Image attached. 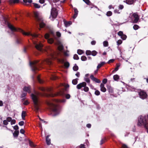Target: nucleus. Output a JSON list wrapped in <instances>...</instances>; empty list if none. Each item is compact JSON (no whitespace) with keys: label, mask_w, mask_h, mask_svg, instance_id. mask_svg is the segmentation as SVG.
I'll use <instances>...</instances> for the list:
<instances>
[{"label":"nucleus","mask_w":148,"mask_h":148,"mask_svg":"<svg viewBox=\"0 0 148 148\" xmlns=\"http://www.w3.org/2000/svg\"><path fill=\"white\" fill-rule=\"evenodd\" d=\"M65 100H56L54 101H50L47 102V104L50 109L52 110L53 112L55 114V115H56L59 113L58 107L55 103L56 102H64Z\"/></svg>","instance_id":"obj_1"},{"label":"nucleus","mask_w":148,"mask_h":148,"mask_svg":"<svg viewBox=\"0 0 148 148\" xmlns=\"http://www.w3.org/2000/svg\"><path fill=\"white\" fill-rule=\"evenodd\" d=\"M8 26L12 31H19L22 33L23 35L27 36H30L33 38H35L38 37L37 35L35 34H32L30 32H25L23 30L20 29H17L12 25L9 23H8Z\"/></svg>","instance_id":"obj_2"},{"label":"nucleus","mask_w":148,"mask_h":148,"mask_svg":"<svg viewBox=\"0 0 148 148\" xmlns=\"http://www.w3.org/2000/svg\"><path fill=\"white\" fill-rule=\"evenodd\" d=\"M138 125L139 126L143 125L146 128H148V121L147 120L146 117L145 116H140L139 118Z\"/></svg>","instance_id":"obj_3"},{"label":"nucleus","mask_w":148,"mask_h":148,"mask_svg":"<svg viewBox=\"0 0 148 148\" xmlns=\"http://www.w3.org/2000/svg\"><path fill=\"white\" fill-rule=\"evenodd\" d=\"M38 94H32L31 97L34 104V108L36 111H38L39 110V102L38 99Z\"/></svg>","instance_id":"obj_4"},{"label":"nucleus","mask_w":148,"mask_h":148,"mask_svg":"<svg viewBox=\"0 0 148 148\" xmlns=\"http://www.w3.org/2000/svg\"><path fill=\"white\" fill-rule=\"evenodd\" d=\"M51 53L49 54V58L44 62L45 63L48 64H50L51 63L52 59H56L57 58V54L54 53L51 50Z\"/></svg>","instance_id":"obj_5"},{"label":"nucleus","mask_w":148,"mask_h":148,"mask_svg":"<svg viewBox=\"0 0 148 148\" xmlns=\"http://www.w3.org/2000/svg\"><path fill=\"white\" fill-rule=\"evenodd\" d=\"M38 60H36L30 62V65L33 71H35L36 70H38V69L37 67L40 66V65L42 64V62L38 63Z\"/></svg>","instance_id":"obj_6"},{"label":"nucleus","mask_w":148,"mask_h":148,"mask_svg":"<svg viewBox=\"0 0 148 148\" xmlns=\"http://www.w3.org/2000/svg\"><path fill=\"white\" fill-rule=\"evenodd\" d=\"M48 42L49 43L52 44L53 42L56 45H58V49L60 51H61L63 49V47L61 43L58 40H57L56 42H54V40L52 38H50L48 40Z\"/></svg>","instance_id":"obj_7"},{"label":"nucleus","mask_w":148,"mask_h":148,"mask_svg":"<svg viewBox=\"0 0 148 148\" xmlns=\"http://www.w3.org/2000/svg\"><path fill=\"white\" fill-rule=\"evenodd\" d=\"M34 16L37 20L40 21V27L41 28L43 27L45 25V24L41 21V18L39 16V14L37 12H34Z\"/></svg>","instance_id":"obj_8"},{"label":"nucleus","mask_w":148,"mask_h":148,"mask_svg":"<svg viewBox=\"0 0 148 148\" xmlns=\"http://www.w3.org/2000/svg\"><path fill=\"white\" fill-rule=\"evenodd\" d=\"M57 15V12L56 8H52L50 18L51 20H53V19L56 17Z\"/></svg>","instance_id":"obj_9"},{"label":"nucleus","mask_w":148,"mask_h":148,"mask_svg":"<svg viewBox=\"0 0 148 148\" xmlns=\"http://www.w3.org/2000/svg\"><path fill=\"white\" fill-rule=\"evenodd\" d=\"M138 94L140 98L143 99H146L147 97L146 92L143 91H141L139 92Z\"/></svg>","instance_id":"obj_10"},{"label":"nucleus","mask_w":148,"mask_h":148,"mask_svg":"<svg viewBox=\"0 0 148 148\" xmlns=\"http://www.w3.org/2000/svg\"><path fill=\"white\" fill-rule=\"evenodd\" d=\"M34 44L35 45L36 48L38 50L41 51L42 47V45L40 43H37L36 42H34Z\"/></svg>","instance_id":"obj_11"},{"label":"nucleus","mask_w":148,"mask_h":148,"mask_svg":"<svg viewBox=\"0 0 148 148\" xmlns=\"http://www.w3.org/2000/svg\"><path fill=\"white\" fill-rule=\"evenodd\" d=\"M86 83L85 82H84L78 84L77 86V89H79L82 87H85L86 86Z\"/></svg>","instance_id":"obj_12"},{"label":"nucleus","mask_w":148,"mask_h":148,"mask_svg":"<svg viewBox=\"0 0 148 148\" xmlns=\"http://www.w3.org/2000/svg\"><path fill=\"white\" fill-rule=\"evenodd\" d=\"M133 15L135 18L133 21V23H137L139 19L138 15L136 13H135L133 14Z\"/></svg>","instance_id":"obj_13"},{"label":"nucleus","mask_w":148,"mask_h":148,"mask_svg":"<svg viewBox=\"0 0 148 148\" xmlns=\"http://www.w3.org/2000/svg\"><path fill=\"white\" fill-rule=\"evenodd\" d=\"M23 90L24 91L27 92L28 93H30L31 92L30 87L29 86H25Z\"/></svg>","instance_id":"obj_14"},{"label":"nucleus","mask_w":148,"mask_h":148,"mask_svg":"<svg viewBox=\"0 0 148 148\" xmlns=\"http://www.w3.org/2000/svg\"><path fill=\"white\" fill-rule=\"evenodd\" d=\"M90 77L92 80L95 81L97 83H99L100 82V81L99 79L95 77L92 75H90Z\"/></svg>","instance_id":"obj_15"},{"label":"nucleus","mask_w":148,"mask_h":148,"mask_svg":"<svg viewBox=\"0 0 148 148\" xmlns=\"http://www.w3.org/2000/svg\"><path fill=\"white\" fill-rule=\"evenodd\" d=\"M74 12V14L73 16V18H75L77 16L78 14V11L76 8H73Z\"/></svg>","instance_id":"obj_16"},{"label":"nucleus","mask_w":148,"mask_h":148,"mask_svg":"<svg viewBox=\"0 0 148 148\" xmlns=\"http://www.w3.org/2000/svg\"><path fill=\"white\" fill-rule=\"evenodd\" d=\"M101 90V91L105 92L106 91V89L104 87V84L101 83L100 84Z\"/></svg>","instance_id":"obj_17"},{"label":"nucleus","mask_w":148,"mask_h":148,"mask_svg":"<svg viewBox=\"0 0 148 148\" xmlns=\"http://www.w3.org/2000/svg\"><path fill=\"white\" fill-rule=\"evenodd\" d=\"M49 135H48L46 138V143L48 145H49L51 144V140L49 138Z\"/></svg>","instance_id":"obj_18"},{"label":"nucleus","mask_w":148,"mask_h":148,"mask_svg":"<svg viewBox=\"0 0 148 148\" xmlns=\"http://www.w3.org/2000/svg\"><path fill=\"white\" fill-rule=\"evenodd\" d=\"M126 3L129 5H131L134 3V0H126Z\"/></svg>","instance_id":"obj_19"},{"label":"nucleus","mask_w":148,"mask_h":148,"mask_svg":"<svg viewBox=\"0 0 148 148\" xmlns=\"http://www.w3.org/2000/svg\"><path fill=\"white\" fill-rule=\"evenodd\" d=\"M64 25L66 27H68L72 24V22L71 21L69 22H64Z\"/></svg>","instance_id":"obj_20"},{"label":"nucleus","mask_w":148,"mask_h":148,"mask_svg":"<svg viewBox=\"0 0 148 148\" xmlns=\"http://www.w3.org/2000/svg\"><path fill=\"white\" fill-rule=\"evenodd\" d=\"M106 63L104 62H102L100 64H99L97 66V68L98 69L101 68L102 66L105 64Z\"/></svg>","instance_id":"obj_21"},{"label":"nucleus","mask_w":148,"mask_h":148,"mask_svg":"<svg viewBox=\"0 0 148 148\" xmlns=\"http://www.w3.org/2000/svg\"><path fill=\"white\" fill-rule=\"evenodd\" d=\"M63 94L62 92V91H61L60 92H58L57 93L55 94H51V96L52 97H54L56 96H57L58 95H62Z\"/></svg>","instance_id":"obj_22"},{"label":"nucleus","mask_w":148,"mask_h":148,"mask_svg":"<svg viewBox=\"0 0 148 148\" xmlns=\"http://www.w3.org/2000/svg\"><path fill=\"white\" fill-rule=\"evenodd\" d=\"M40 90L42 91H45L46 90H47L48 91H51V88H48L47 89H45L44 88H40Z\"/></svg>","instance_id":"obj_23"},{"label":"nucleus","mask_w":148,"mask_h":148,"mask_svg":"<svg viewBox=\"0 0 148 148\" xmlns=\"http://www.w3.org/2000/svg\"><path fill=\"white\" fill-rule=\"evenodd\" d=\"M119 78V76L117 75H116L113 76V79L115 81L118 80Z\"/></svg>","instance_id":"obj_24"},{"label":"nucleus","mask_w":148,"mask_h":148,"mask_svg":"<svg viewBox=\"0 0 148 148\" xmlns=\"http://www.w3.org/2000/svg\"><path fill=\"white\" fill-rule=\"evenodd\" d=\"M19 132L18 131H15L13 133L14 136L15 137H17L18 136Z\"/></svg>","instance_id":"obj_25"},{"label":"nucleus","mask_w":148,"mask_h":148,"mask_svg":"<svg viewBox=\"0 0 148 148\" xmlns=\"http://www.w3.org/2000/svg\"><path fill=\"white\" fill-rule=\"evenodd\" d=\"M103 45L105 47H108V41H104L103 42Z\"/></svg>","instance_id":"obj_26"},{"label":"nucleus","mask_w":148,"mask_h":148,"mask_svg":"<svg viewBox=\"0 0 148 148\" xmlns=\"http://www.w3.org/2000/svg\"><path fill=\"white\" fill-rule=\"evenodd\" d=\"M25 116L26 112L25 111H23L22 113V117L23 119H24Z\"/></svg>","instance_id":"obj_27"},{"label":"nucleus","mask_w":148,"mask_h":148,"mask_svg":"<svg viewBox=\"0 0 148 148\" xmlns=\"http://www.w3.org/2000/svg\"><path fill=\"white\" fill-rule=\"evenodd\" d=\"M77 53L78 54L81 55L84 53V52L82 50L79 49L77 50Z\"/></svg>","instance_id":"obj_28"},{"label":"nucleus","mask_w":148,"mask_h":148,"mask_svg":"<svg viewBox=\"0 0 148 148\" xmlns=\"http://www.w3.org/2000/svg\"><path fill=\"white\" fill-rule=\"evenodd\" d=\"M77 79H75L73 80L72 83L74 85H76L77 83Z\"/></svg>","instance_id":"obj_29"},{"label":"nucleus","mask_w":148,"mask_h":148,"mask_svg":"<svg viewBox=\"0 0 148 148\" xmlns=\"http://www.w3.org/2000/svg\"><path fill=\"white\" fill-rule=\"evenodd\" d=\"M23 1L25 3L27 2L29 3H31L32 2V0H23Z\"/></svg>","instance_id":"obj_30"},{"label":"nucleus","mask_w":148,"mask_h":148,"mask_svg":"<svg viewBox=\"0 0 148 148\" xmlns=\"http://www.w3.org/2000/svg\"><path fill=\"white\" fill-rule=\"evenodd\" d=\"M73 70L74 71H77L78 69V66L76 65L75 64V66H73Z\"/></svg>","instance_id":"obj_31"},{"label":"nucleus","mask_w":148,"mask_h":148,"mask_svg":"<svg viewBox=\"0 0 148 148\" xmlns=\"http://www.w3.org/2000/svg\"><path fill=\"white\" fill-rule=\"evenodd\" d=\"M97 52L95 51H93L91 52V54L93 56H95L97 54Z\"/></svg>","instance_id":"obj_32"},{"label":"nucleus","mask_w":148,"mask_h":148,"mask_svg":"<svg viewBox=\"0 0 148 148\" xmlns=\"http://www.w3.org/2000/svg\"><path fill=\"white\" fill-rule=\"evenodd\" d=\"M64 66L66 68L69 67V64L68 62H65L64 63Z\"/></svg>","instance_id":"obj_33"},{"label":"nucleus","mask_w":148,"mask_h":148,"mask_svg":"<svg viewBox=\"0 0 148 148\" xmlns=\"http://www.w3.org/2000/svg\"><path fill=\"white\" fill-rule=\"evenodd\" d=\"M33 4L34 6L36 8H39L40 7V6L37 3H33Z\"/></svg>","instance_id":"obj_34"},{"label":"nucleus","mask_w":148,"mask_h":148,"mask_svg":"<svg viewBox=\"0 0 148 148\" xmlns=\"http://www.w3.org/2000/svg\"><path fill=\"white\" fill-rule=\"evenodd\" d=\"M81 59L82 61H86L87 60L86 57L84 56H82L81 58Z\"/></svg>","instance_id":"obj_35"},{"label":"nucleus","mask_w":148,"mask_h":148,"mask_svg":"<svg viewBox=\"0 0 148 148\" xmlns=\"http://www.w3.org/2000/svg\"><path fill=\"white\" fill-rule=\"evenodd\" d=\"M58 62L61 63H63L64 62V60L63 59H60L59 58H58Z\"/></svg>","instance_id":"obj_36"},{"label":"nucleus","mask_w":148,"mask_h":148,"mask_svg":"<svg viewBox=\"0 0 148 148\" xmlns=\"http://www.w3.org/2000/svg\"><path fill=\"white\" fill-rule=\"evenodd\" d=\"M116 66L115 68V69L114 70V71H117L118 70L119 68V67L120 66V65L119 64H116Z\"/></svg>","instance_id":"obj_37"},{"label":"nucleus","mask_w":148,"mask_h":148,"mask_svg":"<svg viewBox=\"0 0 148 148\" xmlns=\"http://www.w3.org/2000/svg\"><path fill=\"white\" fill-rule=\"evenodd\" d=\"M121 38L123 40H125L127 38V36L126 35L123 34V35L121 36Z\"/></svg>","instance_id":"obj_38"},{"label":"nucleus","mask_w":148,"mask_h":148,"mask_svg":"<svg viewBox=\"0 0 148 148\" xmlns=\"http://www.w3.org/2000/svg\"><path fill=\"white\" fill-rule=\"evenodd\" d=\"M91 52L90 50H87L86 52V54L87 55H90L91 54Z\"/></svg>","instance_id":"obj_39"},{"label":"nucleus","mask_w":148,"mask_h":148,"mask_svg":"<svg viewBox=\"0 0 148 148\" xmlns=\"http://www.w3.org/2000/svg\"><path fill=\"white\" fill-rule=\"evenodd\" d=\"M139 26L138 25H135L134 26L133 28L134 30H137L138 29Z\"/></svg>","instance_id":"obj_40"},{"label":"nucleus","mask_w":148,"mask_h":148,"mask_svg":"<svg viewBox=\"0 0 148 148\" xmlns=\"http://www.w3.org/2000/svg\"><path fill=\"white\" fill-rule=\"evenodd\" d=\"M73 58L74 59L77 60L79 59V58L77 55L75 54L74 55Z\"/></svg>","instance_id":"obj_41"},{"label":"nucleus","mask_w":148,"mask_h":148,"mask_svg":"<svg viewBox=\"0 0 148 148\" xmlns=\"http://www.w3.org/2000/svg\"><path fill=\"white\" fill-rule=\"evenodd\" d=\"M112 15V12L110 11L106 13V15L108 16H110Z\"/></svg>","instance_id":"obj_42"},{"label":"nucleus","mask_w":148,"mask_h":148,"mask_svg":"<svg viewBox=\"0 0 148 148\" xmlns=\"http://www.w3.org/2000/svg\"><path fill=\"white\" fill-rule=\"evenodd\" d=\"M122 42V40H118V41L117 42V44L118 45H120L121 44Z\"/></svg>","instance_id":"obj_43"},{"label":"nucleus","mask_w":148,"mask_h":148,"mask_svg":"<svg viewBox=\"0 0 148 148\" xmlns=\"http://www.w3.org/2000/svg\"><path fill=\"white\" fill-rule=\"evenodd\" d=\"M85 81H86L87 83H89L90 82V79L88 78V77H84Z\"/></svg>","instance_id":"obj_44"},{"label":"nucleus","mask_w":148,"mask_h":148,"mask_svg":"<svg viewBox=\"0 0 148 148\" xmlns=\"http://www.w3.org/2000/svg\"><path fill=\"white\" fill-rule=\"evenodd\" d=\"M118 34L121 37L123 35V32L122 31H119L118 33Z\"/></svg>","instance_id":"obj_45"},{"label":"nucleus","mask_w":148,"mask_h":148,"mask_svg":"<svg viewBox=\"0 0 148 148\" xmlns=\"http://www.w3.org/2000/svg\"><path fill=\"white\" fill-rule=\"evenodd\" d=\"M88 90L89 88L88 87H86V86L84 87V90L85 91L87 92L88 91Z\"/></svg>","instance_id":"obj_46"},{"label":"nucleus","mask_w":148,"mask_h":148,"mask_svg":"<svg viewBox=\"0 0 148 148\" xmlns=\"http://www.w3.org/2000/svg\"><path fill=\"white\" fill-rule=\"evenodd\" d=\"M100 92L98 90H96L95 92V94L96 95H99Z\"/></svg>","instance_id":"obj_47"},{"label":"nucleus","mask_w":148,"mask_h":148,"mask_svg":"<svg viewBox=\"0 0 148 148\" xmlns=\"http://www.w3.org/2000/svg\"><path fill=\"white\" fill-rule=\"evenodd\" d=\"M16 123V121L14 119L12 120L11 122V125L15 124Z\"/></svg>","instance_id":"obj_48"},{"label":"nucleus","mask_w":148,"mask_h":148,"mask_svg":"<svg viewBox=\"0 0 148 148\" xmlns=\"http://www.w3.org/2000/svg\"><path fill=\"white\" fill-rule=\"evenodd\" d=\"M87 4H89L90 3L89 0H83Z\"/></svg>","instance_id":"obj_49"},{"label":"nucleus","mask_w":148,"mask_h":148,"mask_svg":"<svg viewBox=\"0 0 148 148\" xmlns=\"http://www.w3.org/2000/svg\"><path fill=\"white\" fill-rule=\"evenodd\" d=\"M38 80V82L40 83H43V81L40 79L39 77H38L37 78Z\"/></svg>","instance_id":"obj_50"},{"label":"nucleus","mask_w":148,"mask_h":148,"mask_svg":"<svg viewBox=\"0 0 148 148\" xmlns=\"http://www.w3.org/2000/svg\"><path fill=\"white\" fill-rule=\"evenodd\" d=\"M18 124L20 126H22L24 124V122L23 121H21Z\"/></svg>","instance_id":"obj_51"},{"label":"nucleus","mask_w":148,"mask_h":148,"mask_svg":"<svg viewBox=\"0 0 148 148\" xmlns=\"http://www.w3.org/2000/svg\"><path fill=\"white\" fill-rule=\"evenodd\" d=\"M26 92H23L21 95V97H24L26 96Z\"/></svg>","instance_id":"obj_52"},{"label":"nucleus","mask_w":148,"mask_h":148,"mask_svg":"<svg viewBox=\"0 0 148 148\" xmlns=\"http://www.w3.org/2000/svg\"><path fill=\"white\" fill-rule=\"evenodd\" d=\"M3 124L4 125H6L8 124V121L6 120H4L3 121Z\"/></svg>","instance_id":"obj_53"},{"label":"nucleus","mask_w":148,"mask_h":148,"mask_svg":"<svg viewBox=\"0 0 148 148\" xmlns=\"http://www.w3.org/2000/svg\"><path fill=\"white\" fill-rule=\"evenodd\" d=\"M12 119V118L10 117H8L7 118L6 120L8 122L11 121Z\"/></svg>","instance_id":"obj_54"},{"label":"nucleus","mask_w":148,"mask_h":148,"mask_svg":"<svg viewBox=\"0 0 148 148\" xmlns=\"http://www.w3.org/2000/svg\"><path fill=\"white\" fill-rule=\"evenodd\" d=\"M114 60H115L114 59H111L108 61V64H110V63L114 61Z\"/></svg>","instance_id":"obj_55"},{"label":"nucleus","mask_w":148,"mask_h":148,"mask_svg":"<svg viewBox=\"0 0 148 148\" xmlns=\"http://www.w3.org/2000/svg\"><path fill=\"white\" fill-rule=\"evenodd\" d=\"M49 35L47 33L46 34L45 36V37L46 39H47L49 38Z\"/></svg>","instance_id":"obj_56"},{"label":"nucleus","mask_w":148,"mask_h":148,"mask_svg":"<svg viewBox=\"0 0 148 148\" xmlns=\"http://www.w3.org/2000/svg\"><path fill=\"white\" fill-rule=\"evenodd\" d=\"M124 8L123 6L122 5H120L119 7V9L121 10L122 9Z\"/></svg>","instance_id":"obj_57"},{"label":"nucleus","mask_w":148,"mask_h":148,"mask_svg":"<svg viewBox=\"0 0 148 148\" xmlns=\"http://www.w3.org/2000/svg\"><path fill=\"white\" fill-rule=\"evenodd\" d=\"M107 79H104L103 80L102 82L103 84H105L107 83Z\"/></svg>","instance_id":"obj_58"},{"label":"nucleus","mask_w":148,"mask_h":148,"mask_svg":"<svg viewBox=\"0 0 148 148\" xmlns=\"http://www.w3.org/2000/svg\"><path fill=\"white\" fill-rule=\"evenodd\" d=\"M29 102L27 100H26L24 101V102L23 103V104L24 105H26L28 104Z\"/></svg>","instance_id":"obj_59"},{"label":"nucleus","mask_w":148,"mask_h":148,"mask_svg":"<svg viewBox=\"0 0 148 148\" xmlns=\"http://www.w3.org/2000/svg\"><path fill=\"white\" fill-rule=\"evenodd\" d=\"M56 35L58 37H60L61 36V34L59 32H57L56 33Z\"/></svg>","instance_id":"obj_60"},{"label":"nucleus","mask_w":148,"mask_h":148,"mask_svg":"<svg viewBox=\"0 0 148 148\" xmlns=\"http://www.w3.org/2000/svg\"><path fill=\"white\" fill-rule=\"evenodd\" d=\"M105 140V139H101V141L100 142V145L102 144L104 142V140Z\"/></svg>","instance_id":"obj_61"},{"label":"nucleus","mask_w":148,"mask_h":148,"mask_svg":"<svg viewBox=\"0 0 148 148\" xmlns=\"http://www.w3.org/2000/svg\"><path fill=\"white\" fill-rule=\"evenodd\" d=\"M20 132L22 134H24L25 133V131L23 129H22L20 130Z\"/></svg>","instance_id":"obj_62"},{"label":"nucleus","mask_w":148,"mask_h":148,"mask_svg":"<svg viewBox=\"0 0 148 148\" xmlns=\"http://www.w3.org/2000/svg\"><path fill=\"white\" fill-rule=\"evenodd\" d=\"M13 2L14 3H18L19 2V0H13Z\"/></svg>","instance_id":"obj_63"},{"label":"nucleus","mask_w":148,"mask_h":148,"mask_svg":"<svg viewBox=\"0 0 148 148\" xmlns=\"http://www.w3.org/2000/svg\"><path fill=\"white\" fill-rule=\"evenodd\" d=\"M122 148H128L127 146L125 144H123Z\"/></svg>","instance_id":"obj_64"}]
</instances>
